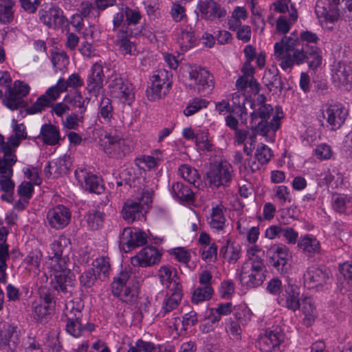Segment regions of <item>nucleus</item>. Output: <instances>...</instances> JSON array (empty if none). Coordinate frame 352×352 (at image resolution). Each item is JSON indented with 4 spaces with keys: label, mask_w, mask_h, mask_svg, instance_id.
I'll list each match as a JSON object with an SVG mask.
<instances>
[{
    "label": "nucleus",
    "mask_w": 352,
    "mask_h": 352,
    "mask_svg": "<svg viewBox=\"0 0 352 352\" xmlns=\"http://www.w3.org/2000/svg\"><path fill=\"white\" fill-rule=\"evenodd\" d=\"M302 312L305 316L303 318L304 324L307 326H311L317 317V311L312 298L308 296L302 300Z\"/></svg>",
    "instance_id": "ea45409f"
},
{
    "label": "nucleus",
    "mask_w": 352,
    "mask_h": 352,
    "mask_svg": "<svg viewBox=\"0 0 352 352\" xmlns=\"http://www.w3.org/2000/svg\"><path fill=\"white\" fill-rule=\"evenodd\" d=\"M8 231L3 228L0 231V282L5 283L7 280V264L6 261L9 258L8 245L6 243Z\"/></svg>",
    "instance_id": "cd10ccee"
},
{
    "label": "nucleus",
    "mask_w": 352,
    "mask_h": 352,
    "mask_svg": "<svg viewBox=\"0 0 352 352\" xmlns=\"http://www.w3.org/2000/svg\"><path fill=\"white\" fill-rule=\"evenodd\" d=\"M131 31L128 28L122 27L116 34V44L122 54L134 55L136 51L135 46L130 41L129 36L131 35Z\"/></svg>",
    "instance_id": "393cba45"
},
{
    "label": "nucleus",
    "mask_w": 352,
    "mask_h": 352,
    "mask_svg": "<svg viewBox=\"0 0 352 352\" xmlns=\"http://www.w3.org/2000/svg\"><path fill=\"white\" fill-rule=\"evenodd\" d=\"M248 12L243 6H236L232 12L231 16L228 21V25L230 30L236 31L242 25L243 21L248 19Z\"/></svg>",
    "instance_id": "a19ab883"
},
{
    "label": "nucleus",
    "mask_w": 352,
    "mask_h": 352,
    "mask_svg": "<svg viewBox=\"0 0 352 352\" xmlns=\"http://www.w3.org/2000/svg\"><path fill=\"white\" fill-rule=\"evenodd\" d=\"M329 279V272L327 270L314 266L308 267L303 276L304 284L309 289L322 286Z\"/></svg>",
    "instance_id": "4be33fe9"
},
{
    "label": "nucleus",
    "mask_w": 352,
    "mask_h": 352,
    "mask_svg": "<svg viewBox=\"0 0 352 352\" xmlns=\"http://www.w3.org/2000/svg\"><path fill=\"white\" fill-rule=\"evenodd\" d=\"M189 78L192 81L190 87L199 94L205 96L214 87L213 76L204 68L192 69L189 72Z\"/></svg>",
    "instance_id": "f8f14e48"
},
{
    "label": "nucleus",
    "mask_w": 352,
    "mask_h": 352,
    "mask_svg": "<svg viewBox=\"0 0 352 352\" xmlns=\"http://www.w3.org/2000/svg\"><path fill=\"white\" fill-rule=\"evenodd\" d=\"M40 135L43 142L48 145H56L60 140L59 130L52 124H43Z\"/></svg>",
    "instance_id": "58836bf2"
},
{
    "label": "nucleus",
    "mask_w": 352,
    "mask_h": 352,
    "mask_svg": "<svg viewBox=\"0 0 352 352\" xmlns=\"http://www.w3.org/2000/svg\"><path fill=\"white\" fill-rule=\"evenodd\" d=\"M267 255L270 258L271 265L278 272L283 273L291 257L289 248L283 243H275L268 248Z\"/></svg>",
    "instance_id": "4468645a"
},
{
    "label": "nucleus",
    "mask_w": 352,
    "mask_h": 352,
    "mask_svg": "<svg viewBox=\"0 0 352 352\" xmlns=\"http://www.w3.org/2000/svg\"><path fill=\"white\" fill-rule=\"evenodd\" d=\"M104 74L102 65L98 63H94L87 76L86 89L94 96H98L103 87Z\"/></svg>",
    "instance_id": "6ab92c4d"
},
{
    "label": "nucleus",
    "mask_w": 352,
    "mask_h": 352,
    "mask_svg": "<svg viewBox=\"0 0 352 352\" xmlns=\"http://www.w3.org/2000/svg\"><path fill=\"white\" fill-rule=\"evenodd\" d=\"M300 44L297 36H284L274 45V57L279 60L283 70L291 69L294 64L307 63L311 68L316 69L322 63V52L316 45L302 44L301 49H296Z\"/></svg>",
    "instance_id": "f257e3e1"
},
{
    "label": "nucleus",
    "mask_w": 352,
    "mask_h": 352,
    "mask_svg": "<svg viewBox=\"0 0 352 352\" xmlns=\"http://www.w3.org/2000/svg\"><path fill=\"white\" fill-rule=\"evenodd\" d=\"M274 197L282 206L285 205L287 202H291L292 200L289 189L285 186H276L274 189Z\"/></svg>",
    "instance_id": "69168bd1"
},
{
    "label": "nucleus",
    "mask_w": 352,
    "mask_h": 352,
    "mask_svg": "<svg viewBox=\"0 0 352 352\" xmlns=\"http://www.w3.org/2000/svg\"><path fill=\"white\" fill-rule=\"evenodd\" d=\"M234 316L236 322L242 325H246L251 320L252 311L245 305L234 307Z\"/></svg>",
    "instance_id": "6e6d98bb"
},
{
    "label": "nucleus",
    "mask_w": 352,
    "mask_h": 352,
    "mask_svg": "<svg viewBox=\"0 0 352 352\" xmlns=\"http://www.w3.org/2000/svg\"><path fill=\"white\" fill-rule=\"evenodd\" d=\"M160 160L158 156L142 155L135 158V164L141 169H151L157 166Z\"/></svg>",
    "instance_id": "13d9d810"
},
{
    "label": "nucleus",
    "mask_w": 352,
    "mask_h": 352,
    "mask_svg": "<svg viewBox=\"0 0 352 352\" xmlns=\"http://www.w3.org/2000/svg\"><path fill=\"white\" fill-rule=\"evenodd\" d=\"M104 152L110 157L122 159L133 150L132 142L116 133H106L100 139Z\"/></svg>",
    "instance_id": "39448f33"
},
{
    "label": "nucleus",
    "mask_w": 352,
    "mask_h": 352,
    "mask_svg": "<svg viewBox=\"0 0 352 352\" xmlns=\"http://www.w3.org/2000/svg\"><path fill=\"white\" fill-rule=\"evenodd\" d=\"M333 80L336 86L344 87L346 89L352 87V67L344 63H338L333 74Z\"/></svg>",
    "instance_id": "b1692460"
},
{
    "label": "nucleus",
    "mask_w": 352,
    "mask_h": 352,
    "mask_svg": "<svg viewBox=\"0 0 352 352\" xmlns=\"http://www.w3.org/2000/svg\"><path fill=\"white\" fill-rule=\"evenodd\" d=\"M253 111L250 113V122H256L260 118L261 120L269 119L272 114L273 108L270 104L260 105L252 108Z\"/></svg>",
    "instance_id": "603ef678"
},
{
    "label": "nucleus",
    "mask_w": 352,
    "mask_h": 352,
    "mask_svg": "<svg viewBox=\"0 0 352 352\" xmlns=\"http://www.w3.org/2000/svg\"><path fill=\"white\" fill-rule=\"evenodd\" d=\"M51 305L43 304L42 302H35L33 316L38 322H42L47 320L51 314Z\"/></svg>",
    "instance_id": "5fc2aeb1"
},
{
    "label": "nucleus",
    "mask_w": 352,
    "mask_h": 352,
    "mask_svg": "<svg viewBox=\"0 0 352 352\" xmlns=\"http://www.w3.org/2000/svg\"><path fill=\"white\" fill-rule=\"evenodd\" d=\"M233 177V168L226 161H221L211 167L207 173V179L210 186L219 188L228 186Z\"/></svg>",
    "instance_id": "6e6552de"
},
{
    "label": "nucleus",
    "mask_w": 352,
    "mask_h": 352,
    "mask_svg": "<svg viewBox=\"0 0 352 352\" xmlns=\"http://www.w3.org/2000/svg\"><path fill=\"white\" fill-rule=\"evenodd\" d=\"M98 118L102 123L109 124L113 117V107L111 100L102 97L98 107Z\"/></svg>",
    "instance_id": "c03bdc74"
},
{
    "label": "nucleus",
    "mask_w": 352,
    "mask_h": 352,
    "mask_svg": "<svg viewBox=\"0 0 352 352\" xmlns=\"http://www.w3.org/2000/svg\"><path fill=\"white\" fill-rule=\"evenodd\" d=\"M170 292L171 294L164 298L162 304L160 314L163 316L175 310L179 307L182 298V289H180L179 291L173 289Z\"/></svg>",
    "instance_id": "e433bc0d"
},
{
    "label": "nucleus",
    "mask_w": 352,
    "mask_h": 352,
    "mask_svg": "<svg viewBox=\"0 0 352 352\" xmlns=\"http://www.w3.org/2000/svg\"><path fill=\"white\" fill-rule=\"evenodd\" d=\"M285 300L283 306L294 311L298 310L300 307V288L295 285H289L285 289Z\"/></svg>",
    "instance_id": "c9c22d12"
},
{
    "label": "nucleus",
    "mask_w": 352,
    "mask_h": 352,
    "mask_svg": "<svg viewBox=\"0 0 352 352\" xmlns=\"http://www.w3.org/2000/svg\"><path fill=\"white\" fill-rule=\"evenodd\" d=\"M218 247L215 243L205 245L201 248V258L206 262H214L217 257Z\"/></svg>",
    "instance_id": "0e129e2a"
},
{
    "label": "nucleus",
    "mask_w": 352,
    "mask_h": 352,
    "mask_svg": "<svg viewBox=\"0 0 352 352\" xmlns=\"http://www.w3.org/2000/svg\"><path fill=\"white\" fill-rule=\"evenodd\" d=\"M226 208L221 205H217L212 208L210 220V226L217 230H223L226 227V219L225 217Z\"/></svg>",
    "instance_id": "473e14b6"
},
{
    "label": "nucleus",
    "mask_w": 352,
    "mask_h": 352,
    "mask_svg": "<svg viewBox=\"0 0 352 352\" xmlns=\"http://www.w3.org/2000/svg\"><path fill=\"white\" fill-rule=\"evenodd\" d=\"M271 149L265 144L258 146L256 148L255 157L261 164H267L272 157Z\"/></svg>",
    "instance_id": "774afa93"
},
{
    "label": "nucleus",
    "mask_w": 352,
    "mask_h": 352,
    "mask_svg": "<svg viewBox=\"0 0 352 352\" xmlns=\"http://www.w3.org/2000/svg\"><path fill=\"white\" fill-rule=\"evenodd\" d=\"M47 219L50 226L56 230L65 228L71 219V212L63 205H58L49 210Z\"/></svg>",
    "instance_id": "f3484780"
},
{
    "label": "nucleus",
    "mask_w": 352,
    "mask_h": 352,
    "mask_svg": "<svg viewBox=\"0 0 352 352\" xmlns=\"http://www.w3.org/2000/svg\"><path fill=\"white\" fill-rule=\"evenodd\" d=\"M23 97L18 94L10 87L8 88V92L6 94V98L3 100L4 104L11 110H15L23 105Z\"/></svg>",
    "instance_id": "8fccbe9b"
},
{
    "label": "nucleus",
    "mask_w": 352,
    "mask_h": 352,
    "mask_svg": "<svg viewBox=\"0 0 352 352\" xmlns=\"http://www.w3.org/2000/svg\"><path fill=\"white\" fill-rule=\"evenodd\" d=\"M151 85L146 89L148 99L155 101L162 98L168 92L171 85L169 72L166 69L155 71L151 77Z\"/></svg>",
    "instance_id": "0eeeda50"
},
{
    "label": "nucleus",
    "mask_w": 352,
    "mask_h": 352,
    "mask_svg": "<svg viewBox=\"0 0 352 352\" xmlns=\"http://www.w3.org/2000/svg\"><path fill=\"white\" fill-rule=\"evenodd\" d=\"M97 278H98V275L96 274L95 270L91 268L86 270L81 274L80 283L82 286L90 288L94 285Z\"/></svg>",
    "instance_id": "338daca9"
},
{
    "label": "nucleus",
    "mask_w": 352,
    "mask_h": 352,
    "mask_svg": "<svg viewBox=\"0 0 352 352\" xmlns=\"http://www.w3.org/2000/svg\"><path fill=\"white\" fill-rule=\"evenodd\" d=\"M208 104V102L204 99L195 98L192 99L186 109L184 110V113L186 116H190L203 108H206Z\"/></svg>",
    "instance_id": "bf43d9fd"
},
{
    "label": "nucleus",
    "mask_w": 352,
    "mask_h": 352,
    "mask_svg": "<svg viewBox=\"0 0 352 352\" xmlns=\"http://www.w3.org/2000/svg\"><path fill=\"white\" fill-rule=\"evenodd\" d=\"M92 269L95 270V272L98 275V278H104L107 277L109 274L110 264L107 259L101 258L96 260L95 264L94 265V267Z\"/></svg>",
    "instance_id": "680f3d73"
},
{
    "label": "nucleus",
    "mask_w": 352,
    "mask_h": 352,
    "mask_svg": "<svg viewBox=\"0 0 352 352\" xmlns=\"http://www.w3.org/2000/svg\"><path fill=\"white\" fill-rule=\"evenodd\" d=\"M160 259L161 254L155 247L146 246L131 257V263L134 267H146L159 263Z\"/></svg>",
    "instance_id": "a211bd4d"
},
{
    "label": "nucleus",
    "mask_w": 352,
    "mask_h": 352,
    "mask_svg": "<svg viewBox=\"0 0 352 352\" xmlns=\"http://www.w3.org/2000/svg\"><path fill=\"white\" fill-rule=\"evenodd\" d=\"M104 214L98 210H91L87 214V223L90 229H99L103 223Z\"/></svg>",
    "instance_id": "4d7b16f0"
},
{
    "label": "nucleus",
    "mask_w": 352,
    "mask_h": 352,
    "mask_svg": "<svg viewBox=\"0 0 352 352\" xmlns=\"http://www.w3.org/2000/svg\"><path fill=\"white\" fill-rule=\"evenodd\" d=\"M59 80H61V89L65 91L68 87L78 88L83 85V80L78 74H72L67 80L63 78Z\"/></svg>",
    "instance_id": "e2e57ef3"
},
{
    "label": "nucleus",
    "mask_w": 352,
    "mask_h": 352,
    "mask_svg": "<svg viewBox=\"0 0 352 352\" xmlns=\"http://www.w3.org/2000/svg\"><path fill=\"white\" fill-rule=\"evenodd\" d=\"M158 276L162 285H165L169 290L176 289L179 291L182 289L180 278L177 276V270L170 265L161 266L158 271Z\"/></svg>",
    "instance_id": "5701e85b"
},
{
    "label": "nucleus",
    "mask_w": 352,
    "mask_h": 352,
    "mask_svg": "<svg viewBox=\"0 0 352 352\" xmlns=\"http://www.w3.org/2000/svg\"><path fill=\"white\" fill-rule=\"evenodd\" d=\"M39 19L49 28L60 29L63 32L69 30V22L63 11L57 6L53 5L47 10H41Z\"/></svg>",
    "instance_id": "1a4fd4ad"
},
{
    "label": "nucleus",
    "mask_w": 352,
    "mask_h": 352,
    "mask_svg": "<svg viewBox=\"0 0 352 352\" xmlns=\"http://www.w3.org/2000/svg\"><path fill=\"white\" fill-rule=\"evenodd\" d=\"M170 191L173 197L182 204H190L194 201L192 190L182 182H174Z\"/></svg>",
    "instance_id": "c85d7f7f"
},
{
    "label": "nucleus",
    "mask_w": 352,
    "mask_h": 352,
    "mask_svg": "<svg viewBox=\"0 0 352 352\" xmlns=\"http://www.w3.org/2000/svg\"><path fill=\"white\" fill-rule=\"evenodd\" d=\"M263 80L270 91L273 89L278 90L283 89L280 77L278 75V70L275 66H272L265 72Z\"/></svg>",
    "instance_id": "37998d69"
},
{
    "label": "nucleus",
    "mask_w": 352,
    "mask_h": 352,
    "mask_svg": "<svg viewBox=\"0 0 352 352\" xmlns=\"http://www.w3.org/2000/svg\"><path fill=\"white\" fill-rule=\"evenodd\" d=\"M321 177L323 183L332 189L338 188L343 184V175L337 168L328 170Z\"/></svg>",
    "instance_id": "79ce46f5"
},
{
    "label": "nucleus",
    "mask_w": 352,
    "mask_h": 352,
    "mask_svg": "<svg viewBox=\"0 0 352 352\" xmlns=\"http://www.w3.org/2000/svg\"><path fill=\"white\" fill-rule=\"evenodd\" d=\"M142 201L145 204L152 201L151 195L148 191L142 192L141 197L126 200L122 210L123 219L129 223L140 219L143 209Z\"/></svg>",
    "instance_id": "9d476101"
},
{
    "label": "nucleus",
    "mask_w": 352,
    "mask_h": 352,
    "mask_svg": "<svg viewBox=\"0 0 352 352\" xmlns=\"http://www.w3.org/2000/svg\"><path fill=\"white\" fill-rule=\"evenodd\" d=\"M332 207L337 212H348L352 209V198L344 194L335 195L332 197Z\"/></svg>",
    "instance_id": "a18cd8bd"
},
{
    "label": "nucleus",
    "mask_w": 352,
    "mask_h": 352,
    "mask_svg": "<svg viewBox=\"0 0 352 352\" xmlns=\"http://www.w3.org/2000/svg\"><path fill=\"white\" fill-rule=\"evenodd\" d=\"M265 267L242 265L240 274L241 283L248 287H257L265 279Z\"/></svg>",
    "instance_id": "2eb2a0df"
},
{
    "label": "nucleus",
    "mask_w": 352,
    "mask_h": 352,
    "mask_svg": "<svg viewBox=\"0 0 352 352\" xmlns=\"http://www.w3.org/2000/svg\"><path fill=\"white\" fill-rule=\"evenodd\" d=\"M75 175L78 182L86 190L96 194H100L103 192L104 187L102 184V179L96 175L83 169L76 170Z\"/></svg>",
    "instance_id": "412c9836"
},
{
    "label": "nucleus",
    "mask_w": 352,
    "mask_h": 352,
    "mask_svg": "<svg viewBox=\"0 0 352 352\" xmlns=\"http://www.w3.org/2000/svg\"><path fill=\"white\" fill-rule=\"evenodd\" d=\"M281 118L282 116L277 113L273 116L270 122H267L268 119L250 122L252 124L251 129H254L256 133H259L263 135H266L271 130L276 131L279 129Z\"/></svg>",
    "instance_id": "c756f323"
},
{
    "label": "nucleus",
    "mask_w": 352,
    "mask_h": 352,
    "mask_svg": "<svg viewBox=\"0 0 352 352\" xmlns=\"http://www.w3.org/2000/svg\"><path fill=\"white\" fill-rule=\"evenodd\" d=\"M241 254V245L230 239L226 240V244L221 247L219 255L223 256L229 263H236Z\"/></svg>",
    "instance_id": "7c9ffc66"
},
{
    "label": "nucleus",
    "mask_w": 352,
    "mask_h": 352,
    "mask_svg": "<svg viewBox=\"0 0 352 352\" xmlns=\"http://www.w3.org/2000/svg\"><path fill=\"white\" fill-rule=\"evenodd\" d=\"M15 6L14 0H0V23L8 24L13 21L14 18Z\"/></svg>",
    "instance_id": "49530a36"
},
{
    "label": "nucleus",
    "mask_w": 352,
    "mask_h": 352,
    "mask_svg": "<svg viewBox=\"0 0 352 352\" xmlns=\"http://www.w3.org/2000/svg\"><path fill=\"white\" fill-rule=\"evenodd\" d=\"M347 115V110L340 104L330 105L323 112V117L332 130L339 129L344 122Z\"/></svg>",
    "instance_id": "aec40b11"
},
{
    "label": "nucleus",
    "mask_w": 352,
    "mask_h": 352,
    "mask_svg": "<svg viewBox=\"0 0 352 352\" xmlns=\"http://www.w3.org/2000/svg\"><path fill=\"white\" fill-rule=\"evenodd\" d=\"M195 41L193 32L191 30H188L187 29L182 30L177 38V42L182 51H187L191 48Z\"/></svg>",
    "instance_id": "3c124183"
},
{
    "label": "nucleus",
    "mask_w": 352,
    "mask_h": 352,
    "mask_svg": "<svg viewBox=\"0 0 352 352\" xmlns=\"http://www.w3.org/2000/svg\"><path fill=\"white\" fill-rule=\"evenodd\" d=\"M51 57L55 72H65L69 64V58L66 53L64 51L52 52Z\"/></svg>",
    "instance_id": "09e8293b"
},
{
    "label": "nucleus",
    "mask_w": 352,
    "mask_h": 352,
    "mask_svg": "<svg viewBox=\"0 0 352 352\" xmlns=\"http://www.w3.org/2000/svg\"><path fill=\"white\" fill-rule=\"evenodd\" d=\"M263 252L256 245H252L248 247L246 252L247 260L243 265L265 267L263 258Z\"/></svg>",
    "instance_id": "f704fd0d"
},
{
    "label": "nucleus",
    "mask_w": 352,
    "mask_h": 352,
    "mask_svg": "<svg viewBox=\"0 0 352 352\" xmlns=\"http://www.w3.org/2000/svg\"><path fill=\"white\" fill-rule=\"evenodd\" d=\"M19 331L16 327L10 324H4L0 331V344L8 345L14 349L19 343Z\"/></svg>",
    "instance_id": "2f4dec72"
},
{
    "label": "nucleus",
    "mask_w": 352,
    "mask_h": 352,
    "mask_svg": "<svg viewBox=\"0 0 352 352\" xmlns=\"http://www.w3.org/2000/svg\"><path fill=\"white\" fill-rule=\"evenodd\" d=\"M52 253L49 261L45 263V268L48 270L50 276L58 272H67L70 270L72 263L68 253L69 248L66 245L65 239L54 241L51 244Z\"/></svg>",
    "instance_id": "7ed1b4c3"
},
{
    "label": "nucleus",
    "mask_w": 352,
    "mask_h": 352,
    "mask_svg": "<svg viewBox=\"0 0 352 352\" xmlns=\"http://www.w3.org/2000/svg\"><path fill=\"white\" fill-rule=\"evenodd\" d=\"M70 165L69 157L65 155L54 161L48 162L44 168V173L46 175H53L54 177L64 175L69 171Z\"/></svg>",
    "instance_id": "a878e982"
},
{
    "label": "nucleus",
    "mask_w": 352,
    "mask_h": 352,
    "mask_svg": "<svg viewBox=\"0 0 352 352\" xmlns=\"http://www.w3.org/2000/svg\"><path fill=\"white\" fill-rule=\"evenodd\" d=\"M55 285L54 287L56 290L61 291L63 293L69 292V287H71L75 280L74 276L71 270L67 272H58L52 274Z\"/></svg>",
    "instance_id": "72a5a7b5"
},
{
    "label": "nucleus",
    "mask_w": 352,
    "mask_h": 352,
    "mask_svg": "<svg viewBox=\"0 0 352 352\" xmlns=\"http://www.w3.org/2000/svg\"><path fill=\"white\" fill-rule=\"evenodd\" d=\"M52 107L50 101L45 98V96H39L36 102L26 109L28 114H35L42 112L46 107Z\"/></svg>",
    "instance_id": "052dcab7"
},
{
    "label": "nucleus",
    "mask_w": 352,
    "mask_h": 352,
    "mask_svg": "<svg viewBox=\"0 0 352 352\" xmlns=\"http://www.w3.org/2000/svg\"><path fill=\"white\" fill-rule=\"evenodd\" d=\"M344 0H318L315 12L318 18H324L331 23L340 17L339 6Z\"/></svg>",
    "instance_id": "dca6fc26"
},
{
    "label": "nucleus",
    "mask_w": 352,
    "mask_h": 352,
    "mask_svg": "<svg viewBox=\"0 0 352 352\" xmlns=\"http://www.w3.org/2000/svg\"><path fill=\"white\" fill-rule=\"evenodd\" d=\"M8 148L3 149V156L0 157V177H12V166L17 161L16 154H9Z\"/></svg>",
    "instance_id": "4c0bfd02"
},
{
    "label": "nucleus",
    "mask_w": 352,
    "mask_h": 352,
    "mask_svg": "<svg viewBox=\"0 0 352 352\" xmlns=\"http://www.w3.org/2000/svg\"><path fill=\"white\" fill-rule=\"evenodd\" d=\"M147 243L145 232L138 231L135 228H125L120 234L119 243L126 252L131 249L142 246Z\"/></svg>",
    "instance_id": "ddd939ff"
},
{
    "label": "nucleus",
    "mask_w": 352,
    "mask_h": 352,
    "mask_svg": "<svg viewBox=\"0 0 352 352\" xmlns=\"http://www.w3.org/2000/svg\"><path fill=\"white\" fill-rule=\"evenodd\" d=\"M197 14L201 19L213 21L226 17L227 11L217 0H199Z\"/></svg>",
    "instance_id": "9b49d317"
},
{
    "label": "nucleus",
    "mask_w": 352,
    "mask_h": 352,
    "mask_svg": "<svg viewBox=\"0 0 352 352\" xmlns=\"http://www.w3.org/2000/svg\"><path fill=\"white\" fill-rule=\"evenodd\" d=\"M82 305H76L74 301H69L65 305V316L67 322L66 331L74 338H79L86 331H92L94 329L93 324L89 323L82 312Z\"/></svg>",
    "instance_id": "f03ea898"
},
{
    "label": "nucleus",
    "mask_w": 352,
    "mask_h": 352,
    "mask_svg": "<svg viewBox=\"0 0 352 352\" xmlns=\"http://www.w3.org/2000/svg\"><path fill=\"white\" fill-rule=\"evenodd\" d=\"M212 294L213 289L212 287L199 286L193 292L191 300L193 303L197 305L201 302L210 300Z\"/></svg>",
    "instance_id": "864d4df0"
},
{
    "label": "nucleus",
    "mask_w": 352,
    "mask_h": 352,
    "mask_svg": "<svg viewBox=\"0 0 352 352\" xmlns=\"http://www.w3.org/2000/svg\"><path fill=\"white\" fill-rule=\"evenodd\" d=\"M179 173L181 177L188 183L195 186H199L201 179L197 170L187 164H182L179 168Z\"/></svg>",
    "instance_id": "de8ad7c7"
},
{
    "label": "nucleus",
    "mask_w": 352,
    "mask_h": 352,
    "mask_svg": "<svg viewBox=\"0 0 352 352\" xmlns=\"http://www.w3.org/2000/svg\"><path fill=\"white\" fill-rule=\"evenodd\" d=\"M133 282L129 271H121L111 283L113 295L126 303L135 304L138 299V291Z\"/></svg>",
    "instance_id": "20e7f679"
},
{
    "label": "nucleus",
    "mask_w": 352,
    "mask_h": 352,
    "mask_svg": "<svg viewBox=\"0 0 352 352\" xmlns=\"http://www.w3.org/2000/svg\"><path fill=\"white\" fill-rule=\"evenodd\" d=\"M298 247L307 256L311 257L320 252V243L313 235L301 236L298 241Z\"/></svg>",
    "instance_id": "bb28decb"
},
{
    "label": "nucleus",
    "mask_w": 352,
    "mask_h": 352,
    "mask_svg": "<svg viewBox=\"0 0 352 352\" xmlns=\"http://www.w3.org/2000/svg\"><path fill=\"white\" fill-rule=\"evenodd\" d=\"M108 88L111 97L123 104L130 106L135 100L133 85L118 75L112 76Z\"/></svg>",
    "instance_id": "423d86ee"
}]
</instances>
